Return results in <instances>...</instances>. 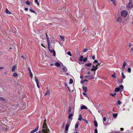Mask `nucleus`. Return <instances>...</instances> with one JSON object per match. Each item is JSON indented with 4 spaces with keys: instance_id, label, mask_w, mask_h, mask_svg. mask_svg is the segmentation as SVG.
Returning a JSON list of instances; mask_svg holds the SVG:
<instances>
[{
    "instance_id": "f257e3e1",
    "label": "nucleus",
    "mask_w": 133,
    "mask_h": 133,
    "mask_svg": "<svg viewBox=\"0 0 133 133\" xmlns=\"http://www.w3.org/2000/svg\"><path fill=\"white\" fill-rule=\"evenodd\" d=\"M42 131L47 132L49 129L48 128V126L46 123V119H45L44 121V124L43 125Z\"/></svg>"
},
{
    "instance_id": "f03ea898",
    "label": "nucleus",
    "mask_w": 133,
    "mask_h": 133,
    "mask_svg": "<svg viewBox=\"0 0 133 133\" xmlns=\"http://www.w3.org/2000/svg\"><path fill=\"white\" fill-rule=\"evenodd\" d=\"M128 14V12L126 10H123L121 12V15L122 17L124 18L127 16Z\"/></svg>"
},
{
    "instance_id": "7ed1b4c3",
    "label": "nucleus",
    "mask_w": 133,
    "mask_h": 133,
    "mask_svg": "<svg viewBox=\"0 0 133 133\" xmlns=\"http://www.w3.org/2000/svg\"><path fill=\"white\" fill-rule=\"evenodd\" d=\"M123 88V86L122 85H121L119 87L116 88L115 91L116 92H117L120 91H122Z\"/></svg>"
},
{
    "instance_id": "20e7f679",
    "label": "nucleus",
    "mask_w": 133,
    "mask_h": 133,
    "mask_svg": "<svg viewBox=\"0 0 133 133\" xmlns=\"http://www.w3.org/2000/svg\"><path fill=\"white\" fill-rule=\"evenodd\" d=\"M73 115V114L72 113H71L68 116L67 122H69V123L70 122L71 123Z\"/></svg>"
},
{
    "instance_id": "39448f33",
    "label": "nucleus",
    "mask_w": 133,
    "mask_h": 133,
    "mask_svg": "<svg viewBox=\"0 0 133 133\" xmlns=\"http://www.w3.org/2000/svg\"><path fill=\"white\" fill-rule=\"evenodd\" d=\"M71 123V122H70L69 123V122H67V124L65 126V130L64 131L65 133H67L68 132V130L69 126L70 125Z\"/></svg>"
},
{
    "instance_id": "423d86ee",
    "label": "nucleus",
    "mask_w": 133,
    "mask_h": 133,
    "mask_svg": "<svg viewBox=\"0 0 133 133\" xmlns=\"http://www.w3.org/2000/svg\"><path fill=\"white\" fill-rule=\"evenodd\" d=\"M127 8L129 10H130L133 7V5L132 4H127L126 6Z\"/></svg>"
},
{
    "instance_id": "0eeeda50",
    "label": "nucleus",
    "mask_w": 133,
    "mask_h": 133,
    "mask_svg": "<svg viewBox=\"0 0 133 133\" xmlns=\"http://www.w3.org/2000/svg\"><path fill=\"white\" fill-rule=\"evenodd\" d=\"M34 78H35V81L36 82V84H37V87L39 88H40V86L38 84L39 82L38 80V79L36 77V76H35Z\"/></svg>"
},
{
    "instance_id": "6e6552de",
    "label": "nucleus",
    "mask_w": 133,
    "mask_h": 133,
    "mask_svg": "<svg viewBox=\"0 0 133 133\" xmlns=\"http://www.w3.org/2000/svg\"><path fill=\"white\" fill-rule=\"evenodd\" d=\"M39 128V126L38 125L35 129L32 130L30 132V133H34L37 131L38 130Z\"/></svg>"
},
{
    "instance_id": "1a4fd4ad",
    "label": "nucleus",
    "mask_w": 133,
    "mask_h": 133,
    "mask_svg": "<svg viewBox=\"0 0 133 133\" xmlns=\"http://www.w3.org/2000/svg\"><path fill=\"white\" fill-rule=\"evenodd\" d=\"M122 18L121 17H118L117 19L116 22H117L121 23L122 22Z\"/></svg>"
},
{
    "instance_id": "9d476101",
    "label": "nucleus",
    "mask_w": 133,
    "mask_h": 133,
    "mask_svg": "<svg viewBox=\"0 0 133 133\" xmlns=\"http://www.w3.org/2000/svg\"><path fill=\"white\" fill-rule=\"evenodd\" d=\"M81 110L87 109V108L86 107L82 104H81Z\"/></svg>"
},
{
    "instance_id": "9b49d317",
    "label": "nucleus",
    "mask_w": 133,
    "mask_h": 133,
    "mask_svg": "<svg viewBox=\"0 0 133 133\" xmlns=\"http://www.w3.org/2000/svg\"><path fill=\"white\" fill-rule=\"evenodd\" d=\"M47 39V41L48 43V49H49L50 48V41L49 39V38H46Z\"/></svg>"
},
{
    "instance_id": "f8f14e48",
    "label": "nucleus",
    "mask_w": 133,
    "mask_h": 133,
    "mask_svg": "<svg viewBox=\"0 0 133 133\" xmlns=\"http://www.w3.org/2000/svg\"><path fill=\"white\" fill-rule=\"evenodd\" d=\"M92 68L93 69H92L91 70H93L94 71H96L98 69V68L96 66H95L93 65L92 67Z\"/></svg>"
},
{
    "instance_id": "ddd939ff",
    "label": "nucleus",
    "mask_w": 133,
    "mask_h": 133,
    "mask_svg": "<svg viewBox=\"0 0 133 133\" xmlns=\"http://www.w3.org/2000/svg\"><path fill=\"white\" fill-rule=\"evenodd\" d=\"M82 89L84 91L86 92L87 91V88L86 87H82Z\"/></svg>"
},
{
    "instance_id": "4468645a",
    "label": "nucleus",
    "mask_w": 133,
    "mask_h": 133,
    "mask_svg": "<svg viewBox=\"0 0 133 133\" xmlns=\"http://www.w3.org/2000/svg\"><path fill=\"white\" fill-rule=\"evenodd\" d=\"M5 12L6 14H11V12L7 8L6 9Z\"/></svg>"
},
{
    "instance_id": "2eb2a0df",
    "label": "nucleus",
    "mask_w": 133,
    "mask_h": 133,
    "mask_svg": "<svg viewBox=\"0 0 133 133\" xmlns=\"http://www.w3.org/2000/svg\"><path fill=\"white\" fill-rule=\"evenodd\" d=\"M79 122L77 121L75 125V129H77L78 128V127L79 126Z\"/></svg>"
},
{
    "instance_id": "dca6fc26",
    "label": "nucleus",
    "mask_w": 133,
    "mask_h": 133,
    "mask_svg": "<svg viewBox=\"0 0 133 133\" xmlns=\"http://www.w3.org/2000/svg\"><path fill=\"white\" fill-rule=\"evenodd\" d=\"M62 69L63 70V71L65 72H66L67 71V69L65 66L63 68H62Z\"/></svg>"
},
{
    "instance_id": "f3484780",
    "label": "nucleus",
    "mask_w": 133,
    "mask_h": 133,
    "mask_svg": "<svg viewBox=\"0 0 133 133\" xmlns=\"http://www.w3.org/2000/svg\"><path fill=\"white\" fill-rule=\"evenodd\" d=\"M81 115H79V117L78 119V120L79 121H81L82 119H83Z\"/></svg>"
},
{
    "instance_id": "a211bd4d",
    "label": "nucleus",
    "mask_w": 133,
    "mask_h": 133,
    "mask_svg": "<svg viewBox=\"0 0 133 133\" xmlns=\"http://www.w3.org/2000/svg\"><path fill=\"white\" fill-rule=\"evenodd\" d=\"M83 56H82V55L79 58V61L80 62H82V61H83Z\"/></svg>"
},
{
    "instance_id": "6ab92c4d",
    "label": "nucleus",
    "mask_w": 133,
    "mask_h": 133,
    "mask_svg": "<svg viewBox=\"0 0 133 133\" xmlns=\"http://www.w3.org/2000/svg\"><path fill=\"white\" fill-rule=\"evenodd\" d=\"M94 76L92 75H90L89 76V77L88 78L89 80H91L94 78Z\"/></svg>"
},
{
    "instance_id": "aec40b11",
    "label": "nucleus",
    "mask_w": 133,
    "mask_h": 133,
    "mask_svg": "<svg viewBox=\"0 0 133 133\" xmlns=\"http://www.w3.org/2000/svg\"><path fill=\"white\" fill-rule=\"evenodd\" d=\"M126 63L125 62H124L123 63V65L122 66V69H124L126 65Z\"/></svg>"
},
{
    "instance_id": "412c9836",
    "label": "nucleus",
    "mask_w": 133,
    "mask_h": 133,
    "mask_svg": "<svg viewBox=\"0 0 133 133\" xmlns=\"http://www.w3.org/2000/svg\"><path fill=\"white\" fill-rule=\"evenodd\" d=\"M95 126L96 127H97L98 126V124L97 122L96 121H94V122Z\"/></svg>"
},
{
    "instance_id": "4be33fe9",
    "label": "nucleus",
    "mask_w": 133,
    "mask_h": 133,
    "mask_svg": "<svg viewBox=\"0 0 133 133\" xmlns=\"http://www.w3.org/2000/svg\"><path fill=\"white\" fill-rule=\"evenodd\" d=\"M55 65L57 67H59L60 66V64L58 62H56L55 63Z\"/></svg>"
},
{
    "instance_id": "5701e85b",
    "label": "nucleus",
    "mask_w": 133,
    "mask_h": 133,
    "mask_svg": "<svg viewBox=\"0 0 133 133\" xmlns=\"http://www.w3.org/2000/svg\"><path fill=\"white\" fill-rule=\"evenodd\" d=\"M15 68H16L15 65H14V66H13L12 67V69H11L12 71V72L14 71L15 69Z\"/></svg>"
},
{
    "instance_id": "b1692460",
    "label": "nucleus",
    "mask_w": 133,
    "mask_h": 133,
    "mask_svg": "<svg viewBox=\"0 0 133 133\" xmlns=\"http://www.w3.org/2000/svg\"><path fill=\"white\" fill-rule=\"evenodd\" d=\"M60 37L63 41H65V38L64 36L61 35H60Z\"/></svg>"
},
{
    "instance_id": "393cba45",
    "label": "nucleus",
    "mask_w": 133,
    "mask_h": 133,
    "mask_svg": "<svg viewBox=\"0 0 133 133\" xmlns=\"http://www.w3.org/2000/svg\"><path fill=\"white\" fill-rule=\"evenodd\" d=\"M91 63H88L86 64H85V66H86L88 67H89L91 65Z\"/></svg>"
},
{
    "instance_id": "a878e982",
    "label": "nucleus",
    "mask_w": 133,
    "mask_h": 133,
    "mask_svg": "<svg viewBox=\"0 0 133 133\" xmlns=\"http://www.w3.org/2000/svg\"><path fill=\"white\" fill-rule=\"evenodd\" d=\"M71 108L70 107H69V111H68V114H69L70 112H71Z\"/></svg>"
},
{
    "instance_id": "bb28decb",
    "label": "nucleus",
    "mask_w": 133,
    "mask_h": 133,
    "mask_svg": "<svg viewBox=\"0 0 133 133\" xmlns=\"http://www.w3.org/2000/svg\"><path fill=\"white\" fill-rule=\"evenodd\" d=\"M117 114L114 113L113 114V116L115 118H116L117 117Z\"/></svg>"
},
{
    "instance_id": "cd10ccee",
    "label": "nucleus",
    "mask_w": 133,
    "mask_h": 133,
    "mask_svg": "<svg viewBox=\"0 0 133 133\" xmlns=\"http://www.w3.org/2000/svg\"><path fill=\"white\" fill-rule=\"evenodd\" d=\"M0 100L5 101V99L3 97H0Z\"/></svg>"
},
{
    "instance_id": "c85d7f7f",
    "label": "nucleus",
    "mask_w": 133,
    "mask_h": 133,
    "mask_svg": "<svg viewBox=\"0 0 133 133\" xmlns=\"http://www.w3.org/2000/svg\"><path fill=\"white\" fill-rule=\"evenodd\" d=\"M87 60V57L84 58H83V61L84 62H86Z\"/></svg>"
},
{
    "instance_id": "c756f323",
    "label": "nucleus",
    "mask_w": 133,
    "mask_h": 133,
    "mask_svg": "<svg viewBox=\"0 0 133 133\" xmlns=\"http://www.w3.org/2000/svg\"><path fill=\"white\" fill-rule=\"evenodd\" d=\"M73 81L72 79L70 78V82L69 83L70 84H72L73 83Z\"/></svg>"
},
{
    "instance_id": "7c9ffc66",
    "label": "nucleus",
    "mask_w": 133,
    "mask_h": 133,
    "mask_svg": "<svg viewBox=\"0 0 133 133\" xmlns=\"http://www.w3.org/2000/svg\"><path fill=\"white\" fill-rule=\"evenodd\" d=\"M29 11H30L33 12L34 13H36V12L34 10H32V9H29Z\"/></svg>"
},
{
    "instance_id": "2f4dec72",
    "label": "nucleus",
    "mask_w": 133,
    "mask_h": 133,
    "mask_svg": "<svg viewBox=\"0 0 133 133\" xmlns=\"http://www.w3.org/2000/svg\"><path fill=\"white\" fill-rule=\"evenodd\" d=\"M106 117H104L103 118V124L105 125V124L104 123V122L105 121H106Z\"/></svg>"
},
{
    "instance_id": "473e14b6",
    "label": "nucleus",
    "mask_w": 133,
    "mask_h": 133,
    "mask_svg": "<svg viewBox=\"0 0 133 133\" xmlns=\"http://www.w3.org/2000/svg\"><path fill=\"white\" fill-rule=\"evenodd\" d=\"M26 4L29 5L30 4V2L28 1H27L26 2Z\"/></svg>"
},
{
    "instance_id": "72a5a7b5",
    "label": "nucleus",
    "mask_w": 133,
    "mask_h": 133,
    "mask_svg": "<svg viewBox=\"0 0 133 133\" xmlns=\"http://www.w3.org/2000/svg\"><path fill=\"white\" fill-rule=\"evenodd\" d=\"M128 4H131H131H132V0H129V1L128 3Z\"/></svg>"
},
{
    "instance_id": "f704fd0d",
    "label": "nucleus",
    "mask_w": 133,
    "mask_h": 133,
    "mask_svg": "<svg viewBox=\"0 0 133 133\" xmlns=\"http://www.w3.org/2000/svg\"><path fill=\"white\" fill-rule=\"evenodd\" d=\"M122 75V77L123 79H124L125 78V75H124L123 72H122L121 74Z\"/></svg>"
},
{
    "instance_id": "c9c22d12",
    "label": "nucleus",
    "mask_w": 133,
    "mask_h": 133,
    "mask_svg": "<svg viewBox=\"0 0 133 133\" xmlns=\"http://www.w3.org/2000/svg\"><path fill=\"white\" fill-rule=\"evenodd\" d=\"M111 76L114 78H116V77L115 74V73L114 74L112 75H111Z\"/></svg>"
},
{
    "instance_id": "e433bc0d",
    "label": "nucleus",
    "mask_w": 133,
    "mask_h": 133,
    "mask_svg": "<svg viewBox=\"0 0 133 133\" xmlns=\"http://www.w3.org/2000/svg\"><path fill=\"white\" fill-rule=\"evenodd\" d=\"M131 70L130 68H129L128 69V71L129 73H130L131 72Z\"/></svg>"
},
{
    "instance_id": "4c0bfd02",
    "label": "nucleus",
    "mask_w": 133,
    "mask_h": 133,
    "mask_svg": "<svg viewBox=\"0 0 133 133\" xmlns=\"http://www.w3.org/2000/svg\"><path fill=\"white\" fill-rule=\"evenodd\" d=\"M30 75L31 78H32L33 77V74L32 72L29 73Z\"/></svg>"
},
{
    "instance_id": "58836bf2",
    "label": "nucleus",
    "mask_w": 133,
    "mask_h": 133,
    "mask_svg": "<svg viewBox=\"0 0 133 133\" xmlns=\"http://www.w3.org/2000/svg\"><path fill=\"white\" fill-rule=\"evenodd\" d=\"M13 76L14 77H16L17 76V75L16 73H14L13 75Z\"/></svg>"
},
{
    "instance_id": "ea45409f",
    "label": "nucleus",
    "mask_w": 133,
    "mask_h": 133,
    "mask_svg": "<svg viewBox=\"0 0 133 133\" xmlns=\"http://www.w3.org/2000/svg\"><path fill=\"white\" fill-rule=\"evenodd\" d=\"M88 50V49H84L83 51V52H87Z\"/></svg>"
},
{
    "instance_id": "a19ab883",
    "label": "nucleus",
    "mask_w": 133,
    "mask_h": 133,
    "mask_svg": "<svg viewBox=\"0 0 133 133\" xmlns=\"http://www.w3.org/2000/svg\"><path fill=\"white\" fill-rule=\"evenodd\" d=\"M21 57L23 59H25V57L24 55L23 54L21 55Z\"/></svg>"
},
{
    "instance_id": "79ce46f5",
    "label": "nucleus",
    "mask_w": 133,
    "mask_h": 133,
    "mask_svg": "<svg viewBox=\"0 0 133 133\" xmlns=\"http://www.w3.org/2000/svg\"><path fill=\"white\" fill-rule=\"evenodd\" d=\"M67 54L70 56H72L71 53L70 51L68 52L67 53Z\"/></svg>"
},
{
    "instance_id": "37998d69",
    "label": "nucleus",
    "mask_w": 133,
    "mask_h": 133,
    "mask_svg": "<svg viewBox=\"0 0 133 133\" xmlns=\"http://www.w3.org/2000/svg\"><path fill=\"white\" fill-rule=\"evenodd\" d=\"M35 2L37 4V5H39V3L38 2L37 0H35Z\"/></svg>"
},
{
    "instance_id": "c03bdc74",
    "label": "nucleus",
    "mask_w": 133,
    "mask_h": 133,
    "mask_svg": "<svg viewBox=\"0 0 133 133\" xmlns=\"http://www.w3.org/2000/svg\"><path fill=\"white\" fill-rule=\"evenodd\" d=\"M83 120L86 123L88 124V122L87 120L84 119H83Z\"/></svg>"
},
{
    "instance_id": "a18cd8bd",
    "label": "nucleus",
    "mask_w": 133,
    "mask_h": 133,
    "mask_svg": "<svg viewBox=\"0 0 133 133\" xmlns=\"http://www.w3.org/2000/svg\"><path fill=\"white\" fill-rule=\"evenodd\" d=\"M121 102L119 100L118 101L117 104L118 105H120L121 104Z\"/></svg>"
},
{
    "instance_id": "49530a36",
    "label": "nucleus",
    "mask_w": 133,
    "mask_h": 133,
    "mask_svg": "<svg viewBox=\"0 0 133 133\" xmlns=\"http://www.w3.org/2000/svg\"><path fill=\"white\" fill-rule=\"evenodd\" d=\"M53 55L54 56H55L56 55V53L55 51L54 50H53Z\"/></svg>"
},
{
    "instance_id": "de8ad7c7",
    "label": "nucleus",
    "mask_w": 133,
    "mask_h": 133,
    "mask_svg": "<svg viewBox=\"0 0 133 133\" xmlns=\"http://www.w3.org/2000/svg\"><path fill=\"white\" fill-rule=\"evenodd\" d=\"M98 63V61L97 60H95L94 61V63Z\"/></svg>"
},
{
    "instance_id": "09e8293b",
    "label": "nucleus",
    "mask_w": 133,
    "mask_h": 133,
    "mask_svg": "<svg viewBox=\"0 0 133 133\" xmlns=\"http://www.w3.org/2000/svg\"><path fill=\"white\" fill-rule=\"evenodd\" d=\"M28 70H29V73L32 72L31 71V70L30 69V67H28Z\"/></svg>"
},
{
    "instance_id": "8fccbe9b",
    "label": "nucleus",
    "mask_w": 133,
    "mask_h": 133,
    "mask_svg": "<svg viewBox=\"0 0 133 133\" xmlns=\"http://www.w3.org/2000/svg\"><path fill=\"white\" fill-rule=\"evenodd\" d=\"M98 131L97 130L96 128L95 129V133H97Z\"/></svg>"
},
{
    "instance_id": "3c124183",
    "label": "nucleus",
    "mask_w": 133,
    "mask_h": 133,
    "mask_svg": "<svg viewBox=\"0 0 133 133\" xmlns=\"http://www.w3.org/2000/svg\"><path fill=\"white\" fill-rule=\"evenodd\" d=\"M46 93L47 94H50V91H49V90H48L46 91Z\"/></svg>"
},
{
    "instance_id": "603ef678",
    "label": "nucleus",
    "mask_w": 133,
    "mask_h": 133,
    "mask_svg": "<svg viewBox=\"0 0 133 133\" xmlns=\"http://www.w3.org/2000/svg\"><path fill=\"white\" fill-rule=\"evenodd\" d=\"M92 59H93V60H94L95 59V55H93L92 57Z\"/></svg>"
},
{
    "instance_id": "864d4df0",
    "label": "nucleus",
    "mask_w": 133,
    "mask_h": 133,
    "mask_svg": "<svg viewBox=\"0 0 133 133\" xmlns=\"http://www.w3.org/2000/svg\"><path fill=\"white\" fill-rule=\"evenodd\" d=\"M132 46L131 44V43H129V47H131Z\"/></svg>"
},
{
    "instance_id": "5fc2aeb1",
    "label": "nucleus",
    "mask_w": 133,
    "mask_h": 133,
    "mask_svg": "<svg viewBox=\"0 0 133 133\" xmlns=\"http://www.w3.org/2000/svg\"><path fill=\"white\" fill-rule=\"evenodd\" d=\"M110 95H111L112 96H114V94L112 93H111L110 94Z\"/></svg>"
},
{
    "instance_id": "6e6d98bb",
    "label": "nucleus",
    "mask_w": 133,
    "mask_h": 133,
    "mask_svg": "<svg viewBox=\"0 0 133 133\" xmlns=\"http://www.w3.org/2000/svg\"><path fill=\"white\" fill-rule=\"evenodd\" d=\"M24 10H25L26 11H27L28 10V8H25V9H24Z\"/></svg>"
},
{
    "instance_id": "4d7b16f0",
    "label": "nucleus",
    "mask_w": 133,
    "mask_h": 133,
    "mask_svg": "<svg viewBox=\"0 0 133 133\" xmlns=\"http://www.w3.org/2000/svg\"><path fill=\"white\" fill-rule=\"evenodd\" d=\"M112 2H113V3L114 5H115V6L116 5V3H115V2H114V1Z\"/></svg>"
},
{
    "instance_id": "13d9d810",
    "label": "nucleus",
    "mask_w": 133,
    "mask_h": 133,
    "mask_svg": "<svg viewBox=\"0 0 133 133\" xmlns=\"http://www.w3.org/2000/svg\"><path fill=\"white\" fill-rule=\"evenodd\" d=\"M45 35H46V38H49L48 36V35L47 34V33H46L45 34Z\"/></svg>"
},
{
    "instance_id": "bf43d9fd",
    "label": "nucleus",
    "mask_w": 133,
    "mask_h": 133,
    "mask_svg": "<svg viewBox=\"0 0 133 133\" xmlns=\"http://www.w3.org/2000/svg\"><path fill=\"white\" fill-rule=\"evenodd\" d=\"M83 94L84 95V96L86 95L87 94L85 93V92H84L83 93Z\"/></svg>"
},
{
    "instance_id": "052dcab7",
    "label": "nucleus",
    "mask_w": 133,
    "mask_h": 133,
    "mask_svg": "<svg viewBox=\"0 0 133 133\" xmlns=\"http://www.w3.org/2000/svg\"><path fill=\"white\" fill-rule=\"evenodd\" d=\"M64 125H65V123H63V124H62V127L63 128L64 126Z\"/></svg>"
},
{
    "instance_id": "680f3d73",
    "label": "nucleus",
    "mask_w": 133,
    "mask_h": 133,
    "mask_svg": "<svg viewBox=\"0 0 133 133\" xmlns=\"http://www.w3.org/2000/svg\"><path fill=\"white\" fill-rule=\"evenodd\" d=\"M121 131H123L124 130V129L123 128H120Z\"/></svg>"
},
{
    "instance_id": "e2e57ef3",
    "label": "nucleus",
    "mask_w": 133,
    "mask_h": 133,
    "mask_svg": "<svg viewBox=\"0 0 133 133\" xmlns=\"http://www.w3.org/2000/svg\"><path fill=\"white\" fill-rule=\"evenodd\" d=\"M90 74V71H89V72H88L87 73V74L88 75H89Z\"/></svg>"
},
{
    "instance_id": "0e129e2a",
    "label": "nucleus",
    "mask_w": 133,
    "mask_h": 133,
    "mask_svg": "<svg viewBox=\"0 0 133 133\" xmlns=\"http://www.w3.org/2000/svg\"><path fill=\"white\" fill-rule=\"evenodd\" d=\"M48 49H49V51H50L51 52V53L52 52V50H50V48Z\"/></svg>"
},
{
    "instance_id": "69168bd1",
    "label": "nucleus",
    "mask_w": 133,
    "mask_h": 133,
    "mask_svg": "<svg viewBox=\"0 0 133 133\" xmlns=\"http://www.w3.org/2000/svg\"><path fill=\"white\" fill-rule=\"evenodd\" d=\"M89 76L88 75V76H85V77H84L85 78H87V77H89Z\"/></svg>"
},
{
    "instance_id": "338daca9",
    "label": "nucleus",
    "mask_w": 133,
    "mask_h": 133,
    "mask_svg": "<svg viewBox=\"0 0 133 133\" xmlns=\"http://www.w3.org/2000/svg\"><path fill=\"white\" fill-rule=\"evenodd\" d=\"M4 68L3 67H0V69H3Z\"/></svg>"
},
{
    "instance_id": "774afa93",
    "label": "nucleus",
    "mask_w": 133,
    "mask_h": 133,
    "mask_svg": "<svg viewBox=\"0 0 133 133\" xmlns=\"http://www.w3.org/2000/svg\"><path fill=\"white\" fill-rule=\"evenodd\" d=\"M88 81V80H87V79H85L84 80L83 82H87Z\"/></svg>"
}]
</instances>
